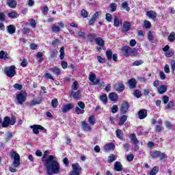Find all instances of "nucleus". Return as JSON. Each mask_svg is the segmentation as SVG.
Returning a JSON list of instances; mask_svg holds the SVG:
<instances>
[{
    "label": "nucleus",
    "instance_id": "bb28decb",
    "mask_svg": "<svg viewBox=\"0 0 175 175\" xmlns=\"http://www.w3.org/2000/svg\"><path fill=\"white\" fill-rule=\"evenodd\" d=\"M95 42L98 46H100L101 47H103L105 46V40H103V38L98 37L96 38Z\"/></svg>",
    "mask_w": 175,
    "mask_h": 175
},
{
    "label": "nucleus",
    "instance_id": "4d7b16f0",
    "mask_svg": "<svg viewBox=\"0 0 175 175\" xmlns=\"http://www.w3.org/2000/svg\"><path fill=\"white\" fill-rule=\"evenodd\" d=\"M163 128L161 125L157 124L155 126V132H162Z\"/></svg>",
    "mask_w": 175,
    "mask_h": 175
},
{
    "label": "nucleus",
    "instance_id": "473e14b6",
    "mask_svg": "<svg viewBox=\"0 0 175 175\" xmlns=\"http://www.w3.org/2000/svg\"><path fill=\"white\" fill-rule=\"evenodd\" d=\"M165 109H167L168 110H173L174 109V102L173 100L170 101L165 107Z\"/></svg>",
    "mask_w": 175,
    "mask_h": 175
},
{
    "label": "nucleus",
    "instance_id": "37998d69",
    "mask_svg": "<svg viewBox=\"0 0 175 175\" xmlns=\"http://www.w3.org/2000/svg\"><path fill=\"white\" fill-rule=\"evenodd\" d=\"M106 55H107V59L110 60L113 58V52H111V50L107 51Z\"/></svg>",
    "mask_w": 175,
    "mask_h": 175
},
{
    "label": "nucleus",
    "instance_id": "9b49d317",
    "mask_svg": "<svg viewBox=\"0 0 175 175\" xmlns=\"http://www.w3.org/2000/svg\"><path fill=\"white\" fill-rule=\"evenodd\" d=\"M129 109V104L128 102L124 101L122 103L121 108H120V113L125 114Z\"/></svg>",
    "mask_w": 175,
    "mask_h": 175
},
{
    "label": "nucleus",
    "instance_id": "9d476101",
    "mask_svg": "<svg viewBox=\"0 0 175 175\" xmlns=\"http://www.w3.org/2000/svg\"><path fill=\"white\" fill-rule=\"evenodd\" d=\"M95 79H96V75H95V73H92L90 75L89 80L92 83L93 85H96V84H99V83H100V79H96L95 80Z\"/></svg>",
    "mask_w": 175,
    "mask_h": 175
},
{
    "label": "nucleus",
    "instance_id": "4468645a",
    "mask_svg": "<svg viewBox=\"0 0 175 175\" xmlns=\"http://www.w3.org/2000/svg\"><path fill=\"white\" fill-rule=\"evenodd\" d=\"M128 31H131V23L128 21H125L123 23V26L122 28V32H128Z\"/></svg>",
    "mask_w": 175,
    "mask_h": 175
},
{
    "label": "nucleus",
    "instance_id": "dca6fc26",
    "mask_svg": "<svg viewBox=\"0 0 175 175\" xmlns=\"http://www.w3.org/2000/svg\"><path fill=\"white\" fill-rule=\"evenodd\" d=\"M138 116H139V120H144V118H146V117H147V110L141 109L138 112Z\"/></svg>",
    "mask_w": 175,
    "mask_h": 175
},
{
    "label": "nucleus",
    "instance_id": "7c9ffc66",
    "mask_svg": "<svg viewBox=\"0 0 175 175\" xmlns=\"http://www.w3.org/2000/svg\"><path fill=\"white\" fill-rule=\"evenodd\" d=\"M100 100H101L104 105H107V94H104L100 96Z\"/></svg>",
    "mask_w": 175,
    "mask_h": 175
},
{
    "label": "nucleus",
    "instance_id": "1a4fd4ad",
    "mask_svg": "<svg viewBox=\"0 0 175 175\" xmlns=\"http://www.w3.org/2000/svg\"><path fill=\"white\" fill-rule=\"evenodd\" d=\"M30 128L33 129V132L35 135H39V131H44V127L38 124L32 125Z\"/></svg>",
    "mask_w": 175,
    "mask_h": 175
},
{
    "label": "nucleus",
    "instance_id": "a878e982",
    "mask_svg": "<svg viewBox=\"0 0 175 175\" xmlns=\"http://www.w3.org/2000/svg\"><path fill=\"white\" fill-rule=\"evenodd\" d=\"M79 87H80V85L79 84V82H77V81H75L72 85V90H71L72 94H73L75 91H77Z\"/></svg>",
    "mask_w": 175,
    "mask_h": 175
},
{
    "label": "nucleus",
    "instance_id": "0eeeda50",
    "mask_svg": "<svg viewBox=\"0 0 175 175\" xmlns=\"http://www.w3.org/2000/svg\"><path fill=\"white\" fill-rule=\"evenodd\" d=\"M27 92H21L16 95V100L18 105H23L25 100H27Z\"/></svg>",
    "mask_w": 175,
    "mask_h": 175
},
{
    "label": "nucleus",
    "instance_id": "a18cd8bd",
    "mask_svg": "<svg viewBox=\"0 0 175 175\" xmlns=\"http://www.w3.org/2000/svg\"><path fill=\"white\" fill-rule=\"evenodd\" d=\"M51 105H52V107H54V109H55V107L58 106V100H57V98L53 99L51 101Z\"/></svg>",
    "mask_w": 175,
    "mask_h": 175
},
{
    "label": "nucleus",
    "instance_id": "774afa93",
    "mask_svg": "<svg viewBox=\"0 0 175 175\" xmlns=\"http://www.w3.org/2000/svg\"><path fill=\"white\" fill-rule=\"evenodd\" d=\"M171 69H172V70H173V72H174V70H175V60H172L171 62Z\"/></svg>",
    "mask_w": 175,
    "mask_h": 175
},
{
    "label": "nucleus",
    "instance_id": "13d9d810",
    "mask_svg": "<svg viewBox=\"0 0 175 175\" xmlns=\"http://www.w3.org/2000/svg\"><path fill=\"white\" fill-rule=\"evenodd\" d=\"M79 107H80L81 109H85V104H84V102L83 101H79L77 103Z\"/></svg>",
    "mask_w": 175,
    "mask_h": 175
},
{
    "label": "nucleus",
    "instance_id": "f704fd0d",
    "mask_svg": "<svg viewBox=\"0 0 175 175\" xmlns=\"http://www.w3.org/2000/svg\"><path fill=\"white\" fill-rule=\"evenodd\" d=\"M113 25L114 27H120V19H118V16H114L113 17Z\"/></svg>",
    "mask_w": 175,
    "mask_h": 175
},
{
    "label": "nucleus",
    "instance_id": "58836bf2",
    "mask_svg": "<svg viewBox=\"0 0 175 175\" xmlns=\"http://www.w3.org/2000/svg\"><path fill=\"white\" fill-rule=\"evenodd\" d=\"M116 136L119 139H124V135L122 134V131L120 129L116 131Z\"/></svg>",
    "mask_w": 175,
    "mask_h": 175
},
{
    "label": "nucleus",
    "instance_id": "864d4df0",
    "mask_svg": "<svg viewBox=\"0 0 175 175\" xmlns=\"http://www.w3.org/2000/svg\"><path fill=\"white\" fill-rule=\"evenodd\" d=\"M174 54V53L173 52V51H167L165 53V57H167V58H170V57H173Z\"/></svg>",
    "mask_w": 175,
    "mask_h": 175
},
{
    "label": "nucleus",
    "instance_id": "20e7f679",
    "mask_svg": "<svg viewBox=\"0 0 175 175\" xmlns=\"http://www.w3.org/2000/svg\"><path fill=\"white\" fill-rule=\"evenodd\" d=\"M72 170L70 172L69 175H80L81 174V172L83 168L80 166L79 163H75L72 164L71 165Z\"/></svg>",
    "mask_w": 175,
    "mask_h": 175
},
{
    "label": "nucleus",
    "instance_id": "7ed1b4c3",
    "mask_svg": "<svg viewBox=\"0 0 175 175\" xmlns=\"http://www.w3.org/2000/svg\"><path fill=\"white\" fill-rule=\"evenodd\" d=\"M122 53L124 57H131V55H136V49H132L128 46H123L122 48Z\"/></svg>",
    "mask_w": 175,
    "mask_h": 175
},
{
    "label": "nucleus",
    "instance_id": "6e6d98bb",
    "mask_svg": "<svg viewBox=\"0 0 175 175\" xmlns=\"http://www.w3.org/2000/svg\"><path fill=\"white\" fill-rule=\"evenodd\" d=\"M133 158H135L133 154H128L126 157V161H128V162H132V161H133Z\"/></svg>",
    "mask_w": 175,
    "mask_h": 175
},
{
    "label": "nucleus",
    "instance_id": "39448f33",
    "mask_svg": "<svg viewBox=\"0 0 175 175\" xmlns=\"http://www.w3.org/2000/svg\"><path fill=\"white\" fill-rule=\"evenodd\" d=\"M10 157L14 159L12 163L14 167H18L20 166V154L16 151H14L10 153Z\"/></svg>",
    "mask_w": 175,
    "mask_h": 175
},
{
    "label": "nucleus",
    "instance_id": "09e8293b",
    "mask_svg": "<svg viewBox=\"0 0 175 175\" xmlns=\"http://www.w3.org/2000/svg\"><path fill=\"white\" fill-rule=\"evenodd\" d=\"M158 173V167H154L150 172V175H155Z\"/></svg>",
    "mask_w": 175,
    "mask_h": 175
},
{
    "label": "nucleus",
    "instance_id": "79ce46f5",
    "mask_svg": "<svg viewBox=\"0 0 175 175\" xmlns=\"http://www.w3.org/2000/svg\"><path fill=\"white\" fill-rule=\"evenodd\" d=\"M110 9L111 12H116L117 10V3H112L110 4Z\"/></svg>",
    "mask_w": 175,
    "mask_h": 175
},
{
    "label": "nucleus",
    "instance_id": "a19ab883",
    "mask_svg": "<svg viewBox=\"0 0 175 175\" xmlns=\"http://www.w3.org/2000/svg\"><path fill=\"white\" fill-rule=\"evenodd\" d=\"M116 156L114 154H111L109 157H108V163H111V162H114V161H116Z\"/></svg>",
    "mask_w": 175,
    "mask_h": 175
},
{
    "label": "nucleus",
    "instance_id": "49530a36",
    "mask_svg": "<svg viewBox=\"0 0 175 175\" xmlns=\"http://www.w3.org/2000/svg\"><path fill=\"white\" fill-rule=\"evenodd\" d=\"M165 126L167 129H172L173 128V124L169 120L165 121Z\"/></svg>",
    "mask_w": 175,
    "mask_h": 175
},
{
    "label": "nucleus",
    "instance_id": "ea45409f",
    "mask_svg": "<svg viewBox=\"0 0 175 175\" xmlns=\"http://www.w3.org/2000/svg\"><path fill=\"white\" fill-rule=\"evenodd\" d=\"M174 40H175V33L172 32L168 36V40L169 42H173Z\"/></svg>",
    "mask_w": 175,
    "mask_h": 175
},
{
    "label": "nucleus",
    "instance_id": "052dcab7",
    "mask_svg": "<svg viewBox=\"0 0 175 175\" xmlns=\"http://www.w3.org/2000/svg\"><path fill=\"white\" fill-rule=\"evenodd\" d=\"M134 96H135L136 98H140V96H142V92L138 90H135L134 92Z\"/></svg>",
    "mask_w": 175,
    "mask_h": 175
},
{
    "label": "nucleus",
    "instance_id": "c756f323",
    "mask_svg": "<svg viewBox=\"0 0 175 175\" xmlns=\"http://www.w3.org/2000/svg\"><path fill=\"white\" fill-rule=\"evenodd\" d=\"M122 8L126 12H129V10H131V8H129V3H128V1L123 2L122 3Z\"/></svg>",
    "mask_w": 175,
    "mask_h": 175
},
{
    "label": "nucleus",
    "instance_id": "bf43d9fd",
    "mask_svg": "<svg viewBox=\"0 0 175 175\" xmlns=\"http://www.w3.org/2000/svg\"><path fill=\"white\" fill-rule=\"evenodd\" d=\"M117 111H118V106L113 105L111 109V113H113V114H116Z\"/></svg>",
    "mask_w": 175,
    "mask_h": 175
},
{
    "label": "nucleus",
    "instance_id": "0e129e2a",
    "mask_svg": "<svg viewBox=\"0 0 175 175\" xmlns=\"http://www.w3.org/2000/svg\"><path fill=\"white\" fill-rule=\"evenodd\" d=\"M52 30L54 32H59V31H61V29H59V27L54 25L52 27Z\"/></svg>",
    "mask_w": 175,
    "mask_h": 175
},
{
    "label": "nucleus",
    "instance_id": "f3484780",
    "mask_svg": "<svg viewBox=\"0 0 175 175\" xmlns=\"http://www.w3.org/2000/svg\"><path fill=\"white\" fill-rule=\"evenodd\" d=\"M114 169L116 170V172H122L124 167H122V165L121 164V162L116 161L114 164Z\"/></svg>",
    "mask_w": 175,
    "mask_h": 175
},
{
    "label": "nucleus",
    "instance_id": "c03bdc74",
    "mask_svg": "<svg viewBox=\"0 0 175 175\" xmlns=\"http://www.w3.org/2000/svg\"><path fill=\"white\" fill-rule=\"evenodd\" d=\"M77 35H78V38H81V39L85 38V33L84 31H78Z\"/></svg>",
    "mask_w": 175,
    "mask_h": 175
},
{
    "label": "nucleus",
    "instance_id": "4c0bfd02",
    "mask_svg": "<svg viewBox=\"0 0 175 175\" xmlns=\"http://www.w3.org/2000/svg\"><path fill=\"white\" fill-rule=\"evenodd\" d=\"M75 112L77 113V114H84L85 111L83 108L77 107L75 108Z\"/></svg>",
    "mask_w": 175,
    "mask_h": 175
},
{
    "label": "nucleus",
    "instance_id": "423d86ee",
    "mask_svg": "<svg viewBox=\"0 0 175 175\" xmlns=\"http://www.w3.org/2000/svg\"><path fill=\"white\" fill-rule=\"evenodd\" d=\"M4 73L8 77H14L16 75V66H11L10 67H5L4 68Z\"/></svg>",
    "mask_w": 175,
    "mask_h": 175
},
{
    "label": "nucleus",
    "instance_id": "e433bc0d",
    "mask_svg": "<svg viewBox=\"0 0 175 175\" xmlns=\"http://www.w3.org/2000/svg\"><path fill=\"white\" fill-rule=\"evenodd\" d=\"M144 28H146V29L151 28V22L148 21H145L144 22Z\"/></svg>",
    "mask_w": 175,
    "mask_h": 175
},
{
    "label": "nucleus",
    "instance_id": "f8f14e48",
    "mask_svg": "<svg viewBox=\"0 0 175 175\" xmlns=\"http://www.w3.org/2000/svg\"><path fill=\"white\" fill-rule=\"evenodd\" d=\"M114 88L116 91H119V92H122L125 90V85L122 83H117L114 85Z\"/></svg>",
    "mask_w": 175,
    "mask_h": 175
},
{
    "label": "nucleus",
    "instance_id": "680f3d73",
    "mask_svg": "<svg viewBox=\"0 0 175 175\" xmlns=\"http://www.w3.org/2000/svg\"><path fill=\"white\" fill-rule=\"evenodd\" d=\"M16 124V117L12 116L11 119H10V124L14 125Z\"/></svg>",
    "mask_w": 175,
    "mask_h": 175
},
{
    "label": "nucleus",
    "instance_id": "5701e85b",
    "mask_svg": "<svg viewBox=\"0 0 175 175\" xmlns=\"http://www.w3.org/2000/svg\"><path fill=\"white\" fill-rule=\"evenodd\" d=\"M129 88L131 90H133V88H136V79L133 78L129 80Z\"/></svg>",
    "mask_w": 175,
    "mask_h": 175
},
{
    "label": "nucleus",
    "instance_id": "ddd939ff",
    "mask_svg": "<svg viewBox=\"0 0 175 175\" xmlns=\"http://www.w3.org/2000/svg\"><path fill=\"white\" fill-rule=\"evenodd\" d=\"M81 125L82 129H83V131H85V132H91V131L92 130L91 126H90V124L85 121H83L81 122Z\"/></svg>",
    "mask_w": 175,
    "mask_h": 175
},
{
    "label": "nucleus",
    "instance_id": "c85d7f7f",
    "mask_svg": "<svg viewBox=\"0 0 175 175\" xmlns=\"http://www.w3.org/2000/svg\"><path fill=\"white\" fill-rule=\"evenodd\" d=\"M128 120V116L126 115H123L120 118V122L118 123V125H124L125 122Z\"/></svg>",
    "mask_w": 175,
    "mask_h": 175
},
{
    "label": "nucleus",
    "instance_id": "b1692460",
    "mask_svg": "<svg viewBox=\"0 0 175 175\" xmlns=\"http://www.w3.org/2000/svg\"><path fill=\"white\" fill-rule=\"evenodd\" d=\"M72 96L74 98V99L79 100L80 98H81V91L77 90V92H74L73 93L71 92Z\"/></svg>",
    "mask_w": 175,
    "mask_h": 175
},
{
    "label": "nucleus",
    "instance_id": "6e6552de",
    "mask_svg": "<svg viewBox=\"0 0 175 175\" xmlns=\"http://www.w3.org/2000/svg\"><path fill=\"white\" fill-rule=\"evenodd\" d=\"M146 16H147V17L150 20L155 21V20H157V17H158V14H157L154 10H150L146 12Z\"/></svg>",
    "mask_w": 175,
    "mask_h": 175
},
{
    "label": "nucleus",
    "instance_id": "338daca9",
    "mask_svg": "<svg viewBox=\"0 0 175 175\" xmlns=\"http://www.w3.org/2000/svg\"><path fill=\"white\" fill-rule=\"evenodd\" d=\"M88 40H90V42H92L94 40V38H96V35L95 33L94 34H90L88 36Z\"/></svg>",
    "mask_w": 175,
    "mask_h": 175
},
{
    "label": "nucleus",
    "instance_id": "2eb2a0df",
    "mask_svg": "<svg viewBox=\"0 0 175 175\" xmlns=\"http://www.w3.org/2000/svg\"><path fill=\"white\" fill-rule=\"evenodd\" d=\"M73 107H75V105L73 104H67L65 105L62 108V111L64 113H68V111H70L71 109H73Z\"/></svg>",
    "mask_w": 175,
    "mask_h": 175
},
{
    "label": "nucleus",
    "instance_id": "2f4dec72",
    "mask_svg": "<svg viewBox=\"0 0 175 175\" xmlns=\"http://www.w3.org/2000/svg\"><path fill=\"white\" fill-rule=\"evenodd\" d=\"M8 16L10 18H17V17L18 16V14L17 13V12L14 11L8 13Z\"/></svg>",
    "mask_w": 175,
    "mask_h": 175
},
{
    "label": "nucleus",
    "instance_id": "6ab92c4d",
    "mask_svg": "<svg viewBox=\"0 0 175 175\" xmlns=\"http://www.w3.org/2000/svg\"><path fill=\"white\" fill-rule=\"evenodd\" d=\"M9 124H10V118L6 116L4 118V120L1 124L2 128H8V126H9Z\"/></svg>",
    "mask_w": 175,
    "mask_h": 175
},
{
    "label": "nucleus",
    "instance_id": "e2e57ef3",
    "mask_svg": "<svg viewBox=\"0 0 175 175\" xmlns=\"http://www.w3.org/2000/svg\"><path fill=\"white\" fill-rule=\"evenodd\" d=\"M106 20L107 21H109V23L111 22V20H113V16L110 14H106Z\"/></svg>",
    "mask_w": 175,
    "mask_h": 175
},
{
    "label": "nucleus",
    "instance_id": "a211bd4d",
    "mask_svg": "<svg viewBox=\"0 0 175 175\" xmlns=\"http://www.w3.org/2000/svg\"><path fill=\"white\" fill-rule=\"evenodd\" d=\"M7 5H8L9 8L11 9H15L17 6V1H16V0H7Z\"/></svg>",
    "mask_w": 175,
    "mask_h": 175
},
{
    "label": "nucleus",
    "instance_id": "cd10ccee",
    "mask_svg": "<svg viewBox=\"0 0 175 175\" xmlns=\"http://www.w3.org/2000/svg\"><path fill=\"white\" fill-rule=\"evenodd\" d=\"M109 98L112 102H116L118 99V95L116 93L112 92L109 94Z\"/></svg>",
    "mask_w": 175,
    "mask_h": 175
},
{
    "label": "nucleus",
    "instance_id": "c9c22d12",
    "mask_svg": "<svg viewBox=\"0 0 175 175\" xmlns=\"http://www.w3.org/2000/svg\"><path fill=\"white\" fill-rule=\"evenodd\" d=\"M88 122L89 124H90V125H94V124H96V122L95 120V116H91L90 117H89Z\"/></svg>",
    "mask_w": 175,
    "mask_h": 175
},
{
    "label": "nucleus",
    "instance_id": "5fc2aeb1",
    "mask_svg": "<svg viewBox=\"0 0 175 175\" xmlns=\"http://www.w3.org/2000/svg\"><path fill=\"white\" fill-rule=\"evenodd\" d=\"M14 88L16 90H18L19 91H21L23 90V85H20V83H15L14 85Z\"/></svg>",
    "mask_w": 175,
    "mask_h": 175
},
{
    "label": "nucleus",
    "instance_id": "aec40b11",
    "mask_svg": "<svg viewBox=\"0 0 175 175\" xmlns=\"http://www.w3.org/2000/svg\"><path fill=\"white\" fill-rule=\"evenodd\" d=\"M158 92L160 94V95H162L167 91V87L165 85H162L160 87L157 88Z\"/></svg>",
    "mask_w": 175,
    "mask_h": 175
},
{
    "label": "nucleus",
    "instance_id": "412c9836",
    "mask_svg": "<svg viewBox=\"0 0 175 175\" xmlns=\"http://www.w3.org/2000/svg\"><path fill=\"white\" fill-rule=\"evenodd\" d=\"M7 31L8 33H10V35H13V33H16V26L13 25H10L7 27Z\"/></svg>",
    "mask_w": 175,
    "mask_h": 175
},
{
    "label": "nucleus",
    "instance_id": "72a5a7b5",
    "mask_svg": "<svg viewBox=\"0 0 175 175\" xmlns=\"http://www.w3.org/2000/svg\"><path fill=\"white\" fill-rule=\"evenodd\" d=\"M51 70L55 74L57 75V76H59L61 75V70L58 68L57 67H53L51 69Z\"/></svg>",
    "mask_w": 175,
    "mask_h": 175
},
{
    "label": "nucleus",
    "instance_id": "69168bd1",
    "mask_svg": "<svg viewBox=\"0 0 175 175\" xmlns=\"http://www.w3.org/2000/svg\"><path fill=\"white\" fill-rule=\"evenodd\" d=\"M163 102L164 105H166L167 103H169V96H164L163 97Z\"/></svg>",
    "mask_w": 175,
    "mask_h": 175
},
{
    "label": "nucleus",
    "instance_id": "603ef678",
    "mask_svg": "<svg viewBox=\"0 0 175 175\" xmlns=\"http://www.w3.org/2000/svg\"><path fill=\"white\" fill-rule=\"evenodd\" d=\"M143 64V60H137L133 63V66H140Z\"/></svg>",
    "mask_w": 175,
    "mask_h": 175
},
{
    "label": "nucleus",
    "instance_id": "3c124183",
    "mask_svg": "<svg viewBox=\"0 0 175 175\" xmlns=\"http://www.w3.org/2000/svg\"><path fill=\"white\" fill-rule=\"evenodd\" d=\"M81 14L83 18H87L88 17V12L85 10H82Z\"/></svg>",
    "mask_w": 175,
    "mask_h": 175
},
{
    "label": "nucleus",
    "instance_id": "393cba45",
    "mask_svg": "<svg viewBox=\"0 0 175 175\" xmlns=\"http://www.w3.org/2000/svg\"><path fill=\"white\" fill-rule=\"evenodd\" d=\"M130 139L135 146H136V144H139V140H137V137H136V134L133 133L130 135Z\"/></svg>",
    "mask_w": 175,
    "mask_h": 175
},
{
    "label": "nucleus",
    "instance_id": "8fccbe9b",
    "mask_svg": "<svg viewBox=\"0 0 175 175\" xmlns=\"http://www.w3.org/2000/svg\"><path fill=\"white\" fill-rule=\"evenodd\" d=\"M42 102V100L38 99V100H33L31 103V106H35L36 105H40Z\"/></svg>",
    "mask_w": 175,
    "mask_h": 175
},
{
    "label": "nucleus",
    "instance_id": "4be33fe9",
    "mask_svg": "<svg viewBox=\"0 0 175 175\" xmlns=\"http://www.w3.org/2000/svg\"><path fill=\"white\" fill-rule=\"evenodd\" d=\"M114 148H116V145L113 143H109L105 144L104 150H105V151H111V150H114Z\"/></svg>",
    "mask_w": 175,
    "mask_h": 175
},
{
    "label": "nucleus",
    "instance_id": "de8ad7c7",
    "mask_svg": "<svg viewBox=\"0 0 175 175\" xmlns=\"http://www.w3.org/2000/svg\"><path fill=\"white\" fill-rule=\"evenodd\" d=\"M13 137V133L8 132L6 133L5 142H9Z\"/></svg>",
    "mask_w": 175,
    "mask_h": 175
},
{
    "label": "nucleus",
    "instance_id": "f257e3e1",
    "mask_svg": "<svg viewBox=\"0 0 175 175\" xmlns=\"http://www.w3.org/2000/svg\"><path fill=\"white\" fill-rule=\"evenodd\" d=\"M50 154L49 150H46L42 156V161L45 162L44 165L46 169V172L49 175L58 174L59 173L60 165L58 163V159L53 155H49L47 158V155Z\"/></svg>",
    "mask_w": 175,
    "mask_h": 175
},
{
    "label": "nucleus",
    "instance_id": "f03ea898",
    "mask_svg": "<svg viewBox=\"0 0 175 175\" xmlns=\"http://www.w3.org/2000/svg\"><path fill=\"white\" fill-rule=\"evenodd\" d=\"M149 154L152 159L159 158L160 161H163V159H166V158H167V155L165 152H161L158 150H151Z\"/></svg>",
    "mask_w": 175,
    "mask_h": 175
}]
</instances>
